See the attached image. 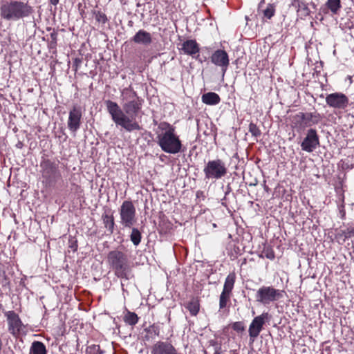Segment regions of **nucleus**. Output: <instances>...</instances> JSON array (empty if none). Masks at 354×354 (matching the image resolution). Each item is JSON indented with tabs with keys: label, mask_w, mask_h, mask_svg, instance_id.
Instances as JSON below:
<instances>
[{
	"label": "nucleus",
	"mask_w": 354,
	"mask_h": 354,
	"mask_svg": "<svg viewBox=\"0 0 354 354\" xmlns=\"http://www.w3.org/2000/svg\"><path fill=\"white\" fill-rule=\"evenodd\" d=\"M122 100L124 101L122 109L115 102L110 100L104 101L108 113L116 125L122 127L127 131L141 130L142 127L136 121L142 109L143 100L138 96L131 88H125L122 91Z\"/></svg>",
	"instance_id": "obj_1"
},
{
	"label": "nucleus",
	"mask_w": 354,
	"mask_h": 354,
	"mask_svg": "<svg viewBox=\"0 0 354 354\" xmlns=\"http://www.w3.org/2000/svg\"><path fill=\"white\" fill-rule=\"evenodd\" d=\"M156 133L157 143L164 152L176 154L181 151V141L175 133V128L169 123L160 122Z\"/></svg>",
	"instance_id": "obj_2"
},
{
	"label": "nucleus",
	"mask_w": 354,
	"mask_h": 354,
	"mask_svg": "<svg viewBox=\"0 0 354 354\" xmlns=\"http://www.w3.org/2000/svg\"><path fill=\"white\" fill-rule=\"evenodd\" d=\"M107 263L118 278L129 280L133 277L132 266L124 252L118 250L110 251L107 254Z\"/></svg>",
	"instance_id": "obj_3"
},
{
	"label": "nucleus",
	"mask_w": 354,
	"mask_h": 354,
	"mask_svg": "<svg viewBox=\"0 0 354 354\" xmlns=\"http://www.w3.org/2000/svg\"><path fill=\"white\" fill-rule=\"evenodd\" d=\"M32 12V7L21 1H6L0 6V17L6 21H16L28 17Z\"/></svg>",
	"instance_id": "obj_4"
},
{
	"label": "nucleus",
	"mask_w": 354,
	"mask_h": 354,
	"mask_svg": "<svg viewBox=\"0 0 354 354\" xmlns=\"http://www.w3.org/2000/svg\"><path fill=\"white\" fill-rule=\"evenodd\" d=\"M228 172L224 160L216 158L209 160L203 168L205 179L216 180L224 178Z\"/></svg>",
	"instance_id": "obj_5"
},
{
	"label": "nucleus",
	"mask_w": 354,
	"mask_h": 354,
	"mask_svg": "<svg viewBox=\"0 0 354 354\" xmlns=\"http://www.w3.org/2000/svg\"><path fill=\"white\" fill-rule=\"evenodd\" d=\"M322 120L321 115L317 112H299L292 118V124L297 131L317 124Z\"/></svg>",
	"instance_id": "obj_6"
},
{
	"label": "nucleus",
	"mask_w": 354,
	"mask_h": 354,
	"mask_svg": "<svg viewBox=\"0 0 354 354\" xmlns=\"http://www.w3.org/2000/svg\"><path fill=\"white\" fill-rule=\"evenodd\" d=\"M283 290L274 288L272 286H261L256 293L257 301L263 304L268 305L274 302L283 297Z\"/></svg>",
	"instance_id": "obj_7"
},
{
	"label": "nucleus",
	"mask_w": 354,
	"mask_h": 354,
	"mask_svg": "<svg viewBox=\"0 0 354 354\" xmlns=\"http://www.w3.org/2000/svg\"><path fill=\"white\" fill-rule=\"evenodd\" d=\"M8 322V330L14 337H18L21 335L26 334V326L21 322L19 316L14 310L4 313Z\"/></svg>",
	"instance_id": "obj_8"
},
{
	"label": "nucleus",
	"mask_w": 354,
	"mask_h": 354,
	"mask_svg": "<svg viewBox=\"0 0 354 354\" xmlns=\"http://www.w3.org/2000/svg\"><path fill=\"white\" fill-rule=\"evenodd\" d=\"M136 210L131 201H124L120 208V223L125 227H131L136 221Z\"/></svg>",
	"instance_id": "obj_9"
},
{
	"label": "nucleus",
	"mask_w": 354,
	"mask_h": 354,
	"mask_svg": "<svg viewBox=\"0 0 354 354\" xmlns=\"http://www.w3.org/2000/svg\"><path fill=\"white\" fill-rule=\"evenodd\" d=\"M40 167L42 169V177L45 179L46 183H53L60 177L57 165L50 160H43Z\"/></svg>",
	"instance_id": "obj_10"
},
{
	"label": "nucleus",
	"mask_w": 354,
	"mask_h": 354,
	"mask_svg": "<svg viewBox=\"0 0 354 354\" xmlns=\"http://www.w3.org/2000/svg\"><path fill=\"white\" fill-rule=\"evenodd\" d=\"M236 276L234 273L229 274L225 281L223 291L219 298V309L222 310L227 306L230 301L231 292L234 288Z\"/></svg>",
	"instance_id": "obj_11"
},
{
	"label": "nucleus",
	"mask_w": 354,
	"mask_h": 354,
	"mask_svg": "<svg viewBox=\"0 0 354 354\" xmlns=\"http://www.w3.org/2000/svg\"><path fill=\"white\" fill-rule=\"evenodd\" d=\"M326 102L330 107L344 110L348 106L349 100L345 94L335 92L326 95Z\"/></svg>",
	"instance_id": "obj_12"
},
{
	"label": "nucleus",
	"mask_w": 354,
	"mask_h": 354,
	"mask_svg": "<svg viewBox=\"0 0 354 354\" xmlns=\"http://www.w3.org/2000/svg\"><path fill=\"white\" fill-rule=\"evenodd\" d=\"M319 145V138L315 129L307 131L306 138L301 144V149L307 152H313Z\"/></svg>",
	"instance_id": "obj_13"
},
{
	"label": "nucleus",
	"mask_w": 354,
	"mask_h": 354,
	"mask_svg": "<svg viewBox=\"0 0 354 354\" xmlns=\"http://www.w3.org/2000/svg\"><path fill=\"white\" fill-rule=\"evenodd\" d=\"M82 113L81 107L73 106L68 113V120L67 122L68 129L75 133L80 127Z\"/></svg>",
	"instance_id": "obj_14"
},
{
	"label": "nucleus",
	"mask_w": 354,
	"mask_h": 354,
	"mask_svg": "<svg viewBox=\"0 0 354 354\" xmlns=\"http://www.w3.org/2000/svg\"><path fill=\"white\" fill-rule=\"evenodd\" d=\"M270 315L268 313H263L254 318L249 327V335L251 338L257 337L263 328L266 320H268Z\"/></svg>",
	"instance_id": "obj_15"
},
{
	"label": "nucleus",
	"mask_w": 354,
	"mask_h": 354,
	"mask_svg": "<svg viewBox=\"0 0 354 354\" xmlns=\"http://www.w3.org/2000/svg\"><path fill=\"white\" fill-rule=\"evenodd\" d=\"M211 62L222 69L223 76L225 75L230 64L229 57L224 50H217L211 56Z\"/></svg>",
	"instance_id": "obj_16"
},
{
	"label": "nucleus",
	"mask_w": 354,
	"mask_h": 354,
	"mask_svg": "<svg viewBox=\"0 0 354 354\" xmlns=\"http://www.w3.org/2000/svg\"><path fill=\"white\" fill-rule=\"evenodd\" d=\"M151 354H180L176 348L168 342L158 341L151 347Z\"/></svg>",
	"instance_id": "obj_17"
},
{
	"label": "nucleus",
	"mask_w": 354,
	"mask_h": 354,
	"mask_svg": "<svg viewBox=\"0 0 354 354\" xmlns=\"http://www.w3.org/2000/svg\"><path fill=\"white\" fill-rule=\"evenodd\" d=\"M180 50L186 55L195 57V55L198 56L199 46L196 40L189 39L185 41L182 44Z\"/></svg>",
	"instance_id": "obj_18"
},
{
	"label": "nucleus",
	"mask_w": 354,
	"mask_h": 354,
	"mask_svg": "<svg viewBox=\"0 0 354 354\" xmlns=\"http://www.w3.org/2000/svg\"><path fill=\"white\" fill-rule=\"evenodd\" d=\"M132 40L136 44L143 45H149L152 42L151 34L144 30H140L137 32Z\"/></svg>",
	"instance_id": "obj_19"
},
{
	"label": "nucleus",
	"mask_w": 354,
	"mask_h": 354,
	"mask_svg": "<svg viewBox=\"0 0 354 354\" xmlns=\"http://www.w3.org/2000/svg\"><path fill=\"white\" fill-rule=\"evenodd\" d=\"M201 100L204 104L207 105H216L221 101L219 95L214 92L204 93L202 95Z\"/></svg>",
	"instance_id": "obj_20"
},
{
	"label": "nucleus",
	"mask_w": 354,
	"mask_h": 354,
	"mask_svg": "<svg viewBox=\"0 0 354 354\" xmlns=\"http://www.w3.org/2000/svg\"><path fill=\"white\" fill-rule=\"evenodd\" d=\"M102 218L104 227L106 228V230L110 234H112L113 232L115 225L113 216L104 213L102 214Z\"/></svg>",
	"instance_id": "obj_21"
},
{
	"label": "nucleus",
	"mask_w": 354,
	"mask_h": 354,
	"mask_svg": "<svg viewBox=\"0 0 354 354\" xmlns=\"http://www.w3.org/2000/svg\"><path fill=\"white\" fill-rule=\"evenodd\" d=\"M47 351L45 345L39 341H35L32 343L30 354H46Z\"/></svg>",
	"instance_id": "obj_22"
},
{
	"label": "nucleus",
	"mask_w": 354,
	"mask_h": 354,
	"mask_svg": "<svg viewBox=\"0 0 354 354\" xmlns=\"http://www.w3.org/2000/svg\"><path fill=\"white\" fill-rule=\"evenodd\" d=\"M325 6L334 15L337 14L342 8L340 0H327Z\"/></svg>",
	"instance_id": "obj_23"
},
{
	"label": "nucleus",
	"mask_w": 354,
	"mask_h": 354,
	"mask_svg": "<svg viewBox=\"0 0 354 354\" xmlns=\"http://www.w3.org/2000/svg\"><path fill=\"white\" fill-rule=\"evenodd\" d=\"M138 319L137 314L130 311H127L124 316V322L131 326L136 325L138 322Z\"/></svg>",
	"instance_id": "obj_24"
},
{
	"label": "nucleus",
	"mask_w": 354,
	"mask_h": 354,
	"mask_svg": "<svg viewBox=\"0 0 354 354\" xmlns=\"http://www.w3.org/2000/svg\"><path fill=\"white\" fill-rule=\"evenodd\" d=\"M186 308L192 315L196 316L199 311V302L198 300L193 299L187 304Z\"/></svg>",
	"instance_id": "obj_25"
},
{
	"label": "nucleus",
	"mask_w": 354,
	"mask_h": 354,
	"mask_svg": "<svg viewBox=\"0 0 354 354\" xmlns=\"http://www.w3.org/2000/svg\"><path fill=\"white\" fill-rule=\"evenodd\" d=\"M142 239L140 232L137 228H133L130 235V239L134 245L137 246L140 244Z\"/></svg>",
	"instance_id": "obj_26"
},
{
	"label": "nucleus",
	"mask_w": 354,
	"mask_h": 354,
	"mask_svg": "<svg viewBox=\"0 0 354 354\" xmlns=\"http://www.w3.org/2000/svg\"><path fill=\"white\" fill-rule=\"evenodd\" d=\"M263 17L270 19H271L275 12L274 6L272 4H268L267 8L262 10Z\"/></svg>",
	"instance_id": "obj_27"
},
{
	"label": "nucleus",
	"mask_w": 354,
	"mask_h": 354,
	"mask_svg": "<svg viewBox=\"0 0 354 354\" xmlns=\"http://www.w3.org/2000/svg\"><path fill=\"white\" fill-rule=\"evenodd\" d=\"M262 256L270 260H273L275 257L273 250L269 246H265L263 248V250L262 251Z\"/></svg>",
	"instance_id": "obj_28"
},
{
	"label": "nucleus",
	"mask_w": 354,
	"mask_h": 354,
	"mask_svg": "<svg viewBox=\"0 0 354 354\" xmlns=\"http://www.w3.org/2000/svg\"><path fill=\"white\" fill-rule=\"evenodd\" d=\"M88 354H103L104 351L100 348L99 345L93 344L88 348Z\"/></svg>",
	"instance_id": "obj_29"
},
{
	"label": "nucleus",
	"mask_w": 354,
	"mask_h": 354,
	"mask_svg": "<svg viewBox=\"0 0 354 354\" xmlns=\"http://www.w3.org/2000/svg\"><path fill=\"white\" fill-rule=\"evenodd\" d=\"M249 131L253 136L258 137L261 135V131L259 127L254 123L251 122L249 124Z\"/></svg>",
	"instance_id": "obj_30"
},
{
	"label": "nucleus",
	"mask_w": 354,
	"mask_h": 354,
	"mask_svg": "<svg viewBox=\"0 0 354 354\" xmlns=\"http://www.w3.org/2000/svg\"><path fill=\"white\" fill-rule=\"evenodd\" d=\"M209 346L214 348L213 354H221V346L216 340L212 339L209 342Z\"/></svg>",
	"instance_id": "obj_31"
},
{
	"label": "nucleus",
	"mask_w": 354,
	"mask_h": 354,
	"mask_svg": "<svg viewBox=\"0 0 354 354\" xmlns=\"http://www.w3.org/2000/svg\"><path fill=\"white\" fill-rule=\"evenodd\" d=\"M95 19L100 23L105 24L108 19L106 16V15L100 11H97L95 13Z\"/></svg>",
	"instance_id": "obj_32"
},
{
	"label": "nucleus",
	"mask_w": 354,
	"mask_h": 354,
	"mask_svg": "<svg viewBox=\"0 0 354 354\" xmlns=\"http://www.w3.org/2000/svg\"><path fill=\"white\" fill-rule=\"evenodd\" d=\"M232 328L237 331V332H242L244 330V326H243V322H234L233 324H232Z\"/></svg>",
	"instance_id": "obj_33"
},
{
	"label": "nucleus",
	"mask_w": 354,
	"mask_h": 354,
	"mask_svg": "<svg viewBox=\"0 0 354 354\" xmlns=\"http://www.w3.org/2000/svg\"><path fill=\"white\" fill-rule=\"evenodd\" d=\"M56 46H57V41H50L48 43V48L50 49L55 50L56 49Z\"/></svg>",
	"instance_id": "obj_34"
},
{
	"label": "nucleus",
	"mask_w": 354,
	"mask_h": 354,
	"mask_svg": "<svg viewBox=\"0 0 354 354\" xmlns=\"http://www.w3.org/2000/svg\"><path fill=\"white\" fill-rule=\"evenodd\" d=\"M57 34L55 31H53V32L50 33V39H51L50 41H57Z\"/></svg>",
	"instance_id": "obj_35"
},
{
	"label": "nucleus",
	"mask_w": 354,
	"mask_h": 354,
	"mask_svg": "<svg viewBox=\"0 0 354 354\" xmlns=\"http://www.w3.org/2000/svg\"><path fill=\"white\" fill-rule=\"evenodd\" d=\"M299 8L301 9L302 8V9L306 10L307 12L308 11V8L307 6L303 2L299 3Z\"/></svg>",
	"instance_id": "obj_36"
},
{
	"label": "nucleus",
	"mask_w": 354,
	"mask_h": 354,
	"mask_svg": "<svg viewBox=\"0 0 354 354\" xmlns=\"http://www.w3.org/2000/svg\"><path fill=\"white\" fill-rule=\"evenodd\" d=\"M59 0H49L50 3L54 6H56L59 3Z\"/></svg>",
	"instance_id": "obj_37"
},
{
	"label": "nucleus",
	"mask_w": 354,
	"mask_h": 354,
	"mask_svg": "<svg viewBox=\"0 0 354 354\" xmlns=\"http://www.w3.org/2000/svg\"><path fill=\"white\" fill-rule=\"evenodd\" d=\"M341 208H342V209H340V212H342L343 214H344V206L342 205Z\"/></svg>",
	"instance_id": "obj_38"
},
{
	"label": "nucleus",
	"mask_w": 354,
	"mask_h": 354,
	"mask_svg": "<svg viewBox=\"0 0 354 354\" xmlns=\"http://www.w3.org/2000/svg\"><path fill=\"white\" fill-rule=\"evenodd\" d=\"M75 62H80V60H78L77 59H75Z\"/></svg>",
	"instance_id": "obj_39"
},
{
	"label": "nucleus",
	"mask_w": 354,
	"mask_h": 354,
	"mask_svg": "<svg viewBox=\"0 0 354 354\" xmlns=\"http://www.w3.org/2000/svg\"><path fill=\"white\" fill-rule=\"evenodd\" d=\"M18 145H19V147H21V143H19V144L17 145V146H18Z\"/></svg>",
	"instance_id": "obj_40"
},
{
	"label": "nucleus",
	"mask_w": 354,
	"mask_h": 354,
	"mask_svg": "<svg viewBox=\"0 0 354 354\" xmlns=\"http://www.w3.org/2000/svg\"><path fill=\"white\" fill-rule=\"evenodd\" d=\"M18 145H19V147H21V143H19V144L17 145V146H18Z\"/></svg>",
	"instance_id": "obj_41"
},
{
	"label": "nucleus",
	"mask_w": 354,
	"mask_h": 354,
	"mask_svg": "<svg viewBox=\"0 0 354 354\" xmlns=\"http://www.w3.org/2000/svg\"><path fill=\"white\" fill-rule=\"evenodd\" d=\"M261 4L259 5V10H260Z\"/></svg>",
	"instance_id": "obj_42"
}]
</instances>
